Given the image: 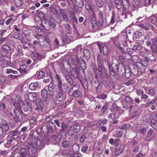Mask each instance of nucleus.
Masks as SVG:
<instances>
[{"instance_id":"cd10ccee","label":"nucleus","mask_w":157,"mask_h":157,"mask_svg":"<svg viewBox=\"0 0 157 157\" xmlns=\"http://www.w3.org/2000/svg\"><path fill=\"white\" fill-rule=\"evenodd\" d=\"M40 55L38 53H33L32 56V58L34 61L39 60Z\"/></svg>"},{"instance_id":"20e7f679","label":"nucleus","mask_w":157,"mask_h":157,"mask_svg":"<svg viewBox=\"0 0 157 157\" xmlns=\"http://www.w3.org/2000/svg\"><path fill=\"white\" fill-rule=\"evenodd\" d=\"M9 128V126L7 122L4 120H2L0 124V129L2 135L7 131Z\"/></svg>"},{"instance_id":"1a4fd4ad","label":"nucleus","mask_w":157,"mask_h":157,"mask_svg":"<svg viewBox=\"0 0 157 157\" xmlns=\"http://www.w3.org/2000/svg\"><path fill=\"white\" fill-rule=\"evenodd\" d=\"M98 46L101 52H102L103 54L105 55H107L108 52V50L107 46L103 44L101 45L99 44Z\"/></svg>"},{"instance_id":"774afa93","label":"nucleus","mask_w":157,"mask_h":157,"mask_svg":"<svg viewBox=\"0 0 157 157\" xmlns=\"http://www.w3.org/2000/svg\"><path fill=\"white\" fill-rule=\"evenodd\" d=\"M156 101V98H154L152 100L149 102L150 104H153L155 103Z\"/></svg>"},{"instance_id":"5701e85b","label":"nucleus","mask_w":157,"mask_h":157,"mask_svg":"<svg viewBox=\"0 0 157 157\" xmlns=\"http://www.w3.org/2000/svg\"><path fill=\"white\" fill-rule=\"evenodd\" d=\"M156 19H157V14L151 16L150 17V19L151 20V22L157 26V22Z\"/></svg>"},{"instance_id":"7c9ffc66","label":"nucleus","mask_w":157,"mask_h":157,"mask_svg":"<svg viewBox=\"0 0 157 157\" xmlns=\"http://www.w3.org/2000/svg\"><path fill=\"white\" fill-rule=\"evenodd\" d=\"M124 100L128 103H131L133 101V100L129 96H126L124 98Z\"/></svg>"},{"instance_id":"e2e57ef3","label":"nucleus","mask_w":157,"mask_h":157,"mask_svg":"<svg viewBox=\"0 0 157 157\" xmlns=\"http://www.w3.org/2000/svg\"><path fill=\"white\" fill-rule=\"evenodd\" d=\"M54 122L58 127H59L60 126V123L58 120H55L54 121Z\"/></svg>"},{"instance_id":"4468645a","label":"nucleus","mask_w":157,"mask_h":157,"mask_svg":"<svg viewBox=\"0 0 157 157\" xmlns=\"http://www.w3.org/2000/svg\"><path fill=\"white\" fill-rule=\"evenodd\" d=\"M108 0H96L95 3L96 5L99 7H102L103 5L107 3Z\"/></svg>"},{"instance_id":"79ce46f5","label":"nucleus","mask_w":157,"mask_h":157,"mask_svg":"<svg viewBox=\"0 0 157 157\" xmlns=\"http://www.w3.org/2000/svg\"><path fill=\"white\" fill-rule=\"evenodd\" d=\"M107 95L104 94H102L99 95L98 98H101L102 99H105L107 97Z\"/></svg>"},{"instance_id":"a18cd8bd","label":"nucleus","mask_w":157,"mask_h":157,"mask_svg":"<svg viewBox=\"0 0 157 157\" xmlns=\"http://www.w3.org/2000/svg\"><path fill=\"white\" fill-rule=\"evenodd\" d=\"M107 122V120L106 119H104L102 120H101L99 121V124H103L104 125L106 124Z\"/></svg>"},{"instance_id":"c756f323","label":"nucleus","mask_w":157,"mask_h":157,"mask_svg":"<svg viewBox=\"0 0 157 157\" xmlns=\"http://www.w3.org/2000/svg\"><path fill=\"white\" fill-rule=\"evenodd\" d=\"M71 17L74 21L76 23H78V20L75 16V14L73 12H71L70 13Z\"/></svg>"},{"instance_id":"13d9d810","label":"nucleus","mask_w":157,"mask_h":157,"mask_svg":"<svg viewBox=\"0 0 157 157\" xmlns=\"http://www.w3.org/2000/svg\"><path fill=\"white\" fill-rule=\"evenodd\" d=\"M14 37L15 39H19L20 38L19 33L18 32L16 33L14 36Z\"/></svg>"},{"instance_id":"ea45409f","label":"nucleus","mask_w":157,"mask_h":157,"mask_svg":"<svg viewBox=\"0 0 157 157\" xmlns=\"http://www.w3.org/2000/svg\"><path fill=\"white\" fill-rule=\"evenodd\" d=\"M44 73L43 71H40L37 75V78L40 79L44 76Z\"/></svg>"},{"instance_id":"dca6fc26","label":"nucleus","mask_w":157,"mask_h":157,"mask_svg":"<svg viewBox=\"0 0 157 157\" xmlns=\"http://www.w3.org/2000/svg\"><path fill=\"white\" fill-rule=\"evenodd\" d=\"M2 52H5V54H8V52L10 50L11 47L7 45H3L2 47Z\"/></svg>"},{"instance_id":"39448f33","label":"nucleus","mask_w":157,"mask_h":157,"mask_svg":"<svg viewBox=\"0 0 157 157\" xmlns=\"http://www.w3.org/2000/svg\"><path fill=\"white\" fill-rule=\"evenodd\" d=\"M81 127V125L79 124L75 123L73 125V128H72V126L71 127V128H72V130L71 129L69 130V134L72 135L74 134L75 133H77L79 132L80 130Z\"/></svg>"},{"instance_id":"0e129e2a","label":"nucleus","mask_w":157,"mask_h":157,"mask_svg":"<svg viewBox=\"0 0 157 157\" xmlns=\"http://www.w3.org/2000/svg\"><path fill=\"white\" fill-rule=\"evenodd\" d=\"M148 97V95L146 94H143L141 96V98L143 99L147 98Z\"/></svg>"},{"instance_id":"5fc2aeb1","label":"nucleus","mask_w":157,"mask_h":157,"mask_svg":"<svg viewBox=\"0 0 157 157\" xmlns=\"http://www.w3.org/2000/svg\"><path fill=\"white\" fill-rule=\"evenodd\" d=\"M137 94L139 95L142 94L144 93V91L141 89H138L136 90Z\"/></svg>"},{"instance_id":"c85d7f7f","label":"nucleus","mask_w":157,"mask_h":157,"mask_svg":"<svg viewBox=\"0 0 157 157\" xmlns=\"http://www.w3.org/2000/svg\"><path fill=\"white\" fill-rule=\"evenodd\" d=\"M115 1V6L118 9H120L121 7V2L119 0H114Z\"/></svg>"},{"instance_id":"f3484780","label":"nucleus","mask_w":157,"mask_h":157,"mask_svg":"<svg viewBox=\"0 0 157 157\" xmlns=\"http://www.w3.org/2000/svg\"><path fill=\"white\" fill-rule=\"evenodd\" d=\"M39 85V83L38 82L32 83L29 85V87L31 90H34L38 87Z\"/></svg>"},{"instance_id":"6e6d98bb","label":"nucleus","mask_w":157,"mask_h":157,"mask_svg":"<svg viewBox=\"0 0 157 157\" xmlns=\"http://www.w3.org/2000/svg\"><path fill=\"white\" fill-rule=\"evenodd\" d=\"M28 29L26 28H24L22 30V32L26 36L28 35V32L27 31Z\"/></svg>"},{"instance_id":"09e8293b","label":"nucleus","mask_w":157,"mask_h":157,"mask_svg":"<svg viewBox=\"0 0 157 157\" xmlns=\"http://www.w3.org/2000/svg\"><path fill=\"white\" fill-rule=\"evenodd\" d=\"M91 25V27L92 29L95 30L97 29V26L96 22L95 21L94 23H92Z\"/></svg>"},{"instance_id":"2eb2a0df","label":"nucleus","mask_w":157,"mask_h":157,"mask_svg":"<svg viewBox=\"0 0 157 157\" xmlns=\"http://www.w3.org/2000/svg\"><path fill=\"white\" fill-rule=\"evenodd\" d=\"M69 94L70 95H73L75 97H78L82 95L81 92L77 90H75L73 91V92H72L71 90H70L69 92Z\"/></svg>"},{"instance_id":"aec40b11","label":"nucleus","mask_w":157,"mask_h":157,"mask_svg":"<svg viewBox=\"0 0 157 157\" xmlns=\"http://www.w3.org/2000/svg\"><path fill=\"white\" fill-rule=\"evenodd\" d=\"M55 78L58 82V86L57 87L59 88L60 89L62 87V84L61 80L60 78L59 75L58 74L56 75H55Z\"/></svg>"},{"instance_id":"2f4dec72","label":"nucleus","mask_w":157,"mask_h":157,"mask_svg":"<svg viewBox=\"0 0 157 157\" xmlns=\"http://www.w3.org/2000/svg\"><path fill=\"white\" fill-rule=\"evenodd\" d=\"M61 128L60 129V131L61 132H64L67 128V125L66 123H62L61 124Z\"/></svg>"},{"instance_id":"69168bd1","label":"nucleus","mask_w":157,"mask_h":157,"mask_svg":"<svg viewBox=\"0 0 157 157\" xmlns=\"http://www.w3.org/2000/svg\"><path fill=\"white\" fill-rule=\"evenodd\" d=\"M128 125L126 124H124L122 125L121 128V129H125L127 128Z\"/></svg>"},{"instance_id":"603ef678","label":"nucleus","mask_w":157,"mask_h":157,"mask_svg":"<svg viewBox=\"0 0 157 157\" xmlns=\"http://www.w3.org/2000/svg\"><path fill=\"white\" fill-rule=\"evenodd\" d=\"M8 59V58L7 57L2 56L1 54H0V61H1L2 62L3 61L7 60V59Z\"/></svg>"},{"instance_id":"a211bd4d","label":"nucleus","mask_w":157,"mask_h":157,"mask_svg":"<svg viewBox=\"0 0 157 157\" xmlns=\"http://www.w3.org/2000/svg\"><path fill=\"white\" fill-rule=\"evenodd\" d=\"M83 52L86 59L87 60L89 59L91 57L90 51L88 49H85L83 50Z\"/></svg>"},{"instance_id":"423d86ee","label":"nucleus","mask_w":157,"mask_h":157,"mask_svg":"<svg viewBox=\"0 0 157 157\" xmlns=\"http://www.w3.org/2000/svg\"><path fill=\"white\" fill-rule=\"evenodd\" d=\"M24 97L27 101L30 100L32 101H34L36 100V93L34 92H30L28 94H25Z\"/></svg>"},{"instance_id":"58836bf2","label":"nucleus","mask_w":157,"mask_h":157,"mask_svg":"<svg viewBox=\"0 0 157 157\" xmlns=\"http://www.w3.org/2000/svg\"><path fill=\"white\" fill-rule=\"evenodd\" d=\"M65 78L67 81L69 83H71L72 82V78L69 75H66Z\"/></svg>"},{"instance_id":"c03bdc74","label":"nucleus","mask_w":157,"mask_h":157,"mask_svg":"<svg viewBox=\"0 0 157 157\" xmlns=\"http://www.w3.org/2000/svg\"><path fill=\"white\" fill-rule=\"evenodd\" d=\"M141 48V46L138 44L135 45L133 47V49L134 50H140Z\"/></svg>"},{"instance_id":"f03ea898","label":"nucleus","mask_w":157,"mask_h":157,"mask_svg":"<svg viewBox=\"0 0 157 157\" xmlns=\"http://www.w3.org/2000/svg\"><path fill=\"white\" fill-rule=\"evenodd\" d=\"M20 96L16 95L14 97L15 102L13 105L15 108L14 110V113L15 115L14 119L15 121L17 122L19 121L20 115Z\"/></svg>"},{"instance_id":"864d4df0","label":"nucleus","mask_w":157,"mask_h":157,"mask_svg":"<svg viewBox=\"0 0 157 157\" xmlns=\"http://www.w3.org/2000/svg\"><path fill=\"white\" fill-rule=\"evenodd\" d=\"M119 59L122 64H124L125 62V59L123 56L121 55L119 56Z\"/></svg>"},{"instance_id":"0eeeda50","label":"nucleus","mask_w":157,"mask_h":157,"mask_svg":"<svg viewBox=\"0 0 157 157\" xmlns=\"http://www.w3.org/2000/svg\"><path fill=\"white\" fill-rule=\"evenodd\" d=\"M36 103V106L34 108V109L37 111L41 110L44 107V104L41 99H38Z\"/></svg>"},{"instance_id":"412c9836","label":"nucleus","mask_w":157,"mask_h":157,"mask_svg":"<svg viewBox=\"0 0 157 157\" xmlns=\"http://www.w3.org/2000/svg\"><path fill=\"white\" fill-rule=\"evenodd\" d=\"M148 59L147 58H141L140 61V63L142 66L146 67L147 66Z\"/></svg>"},{"instance_id":"4c0bfd02","label":"nucleus","mask_w":157,"mask_h":157,"mask_svg":"<svg viewBox=\"0 0 157 157\" xmlns=\"http://www.w3.org/2000/svg\"><path fill=\"white\" fill-rule=\"evenodd\" d=\"M29 108L31 110H32L33 107L31 104H29L27 103V106H24L23 108V109L25 112H27L28 111Z\"/></svg>"},{"instance_id":"3c124183","label":"nucleus","mask_w":157,"mask_h":157,"mask_svg":"<svg viewBox=\"0 0 157 157\" xmlns=\"http://www.w3.org/2000/svg\"><path fill=\"white\" fill-rule=\"evenodd\" d=\"M86 138V135L85 134H83L80 138V142H82L84 141Z\"/></svg>"},{"instance_id":"680f3d73","label":"nucleus","mask_w":157,"mask_h":157,"mask_svg":"<svg viewBox=\"0 0 157 157\" xmlns=\"http://www.w3.org/2000/svg\"><path fill=\"white\" fill-rule=\"evenodd\" d=\"M14 138L13 137H12L11 139L9 140L8 138V141L7 144H10L14 140Z\"/></svg>"},{"instance_id":"a878e982","label":"nucleus","mask_w":157,"mask_h":157,"mask_svg":"<svg viewBox=\"0 0 157 157\" xmlns=\"http://www.w3.org/2000/svg\"><path fill=\"white\" fill-rule=\"evenodd\" d=\"M71 75L74 78H77L78 76V71L77 70L74 68H72L71 71Z\"/></svg>"},{"instance_id":"c9c22d12","label":"nucleus","mask_w":157,"mask_h":157,"mask_svg":"<svg viewBox=\"0 0 157 157\" xmlns=\"http://www.w3.org/2000/svg\"><path fill=\"white\" fill-rule=\"evenodd\" d=\"M76 4L79 7L83 6L84 5L83 2L82 0H78L76 2Z\"/></svg>"},{"instance_id":"f704fd0d","label":"nucleus","mask_w":157,"mask_h":157,"mask_svg":"<svg viewBox=\"0 0 157 157\" xmlns=\"http://www.w3.org/2000/svg\"><path fill=\"white\" fill-rule=\"evenodd\" d=\"M113 43L116 45V46L120 49V50L121 52L122 53H124V49L123 47L121 46L120 44L119 43H117L116 44V43L114 41L113 42Z\"/></svg>"},{"instance_id":"e433bc0d","label":"nucleus","mask_w":157,"mask_h":157,"mask_svg":"<svg viewBox=\"0 0 157 157\" xmlns=\"http://www.w3.org/2000/svg\"><path fill=\"white\" fill-rule=\"evenodd\" d=\"M156 93V90L152 88L148 90V94H151L152 96L155 95Z\"/></svg>"},{"instance_id":"9d476101","label":"nucleus","mask_w":157,"mask_h":157,"mask_svg":"<svg viewBox=\"0 0 157 157\" xmlns=\"http://www.w3.org/2000/svg\"><path fill=\"white\" fill-rule=\"evenodd\" d=\"M62 137V135L59 133L57 136L53 135L52 137L51 140L54 143H58Z\"/></svg>"},{"instance_id":"f8f14e48","label":"nucleus","mask_w":157,"mask_h":157,"mask_svg":"<svg viewBox=\"0 0 157 157\" xmlns=\"http://www.w3.org/2000/svg\"><path fill=\"white\" fill-rule=\"evenodd\" d=\"M41 96L43 100L46 101L48 99V91L47 90L44 89L41 91Z\"/></svg>"},{"instance_id":"bf43d9fd","label":"nucleus","mask_w":157,"mask_h":157,"mask_svg":"<svg viewBox=\"0 0 157 157\" xmlns=\"http://www.w3.org/2000/svg\"><path fill=\"white\" fill-rule=\"evenodd\" d=\"M109 117L111 119H114L116 117V115L113 113H110L109 115Z\"/></svg>"},{"instance_id":"7ed1b4c3","label":"nucleus","mask_w":157,"mask_h":157,"mask_svg":"<svg viewBox=\"0 0 157 157\" xmlns=\"http://www.w3.org/2000/svg\"><path fill=\"white\" fill-rule=\"evenodd\" d=\"M63 89L62 87L60 89L59 88H55L54 89L53 93L54 95H56V97L57 100L56 102L57 104H59L61 101L62 98V96L63 95Z\"/></svg>"},{"instance_id":"b1692460","label":"nucleus","mask_w":157,"mask_h":157,"mask_svg":"<svg viewBox=\"0 0 157 157\" xmlns=\"http://www.w3.org/2000/svg\"><path fill=\"white\" fill-rule=\"evenodd\" d=\"M150 124L153 128L157 129V121L154 118L151 120Z\"/></svg>"},{"instance_id":"473e14b6","label":"nucleus","mask_w":157,"mask_h":157,"mask_svg":"<svg viewBox=\"0 0 157 157\" xmlns=\"http://www.w3.org/2000/svg\"><path fill=\"white\" fill-rule=\"evenodd\" d=\"M9 63V61L7 59L1 62V64L2 67H5L8 66Z\"/></svg>"},{"instance_id":"9b49d317","label":"nucleus","mask_w":157,"mask_h":157,"mask_svg":"<svg viewBox=\"0 0 157 157\" xmlns=\"http://www.w3.org/2000/svg\"><path fill=\"white\" fill-rule=\"evenodd\" d=\"M124 147V145L123 144L117 147L115 150V154L118 155L122 153L123 152Z\"/></svg>"},{"instance_id":"4d7b16f0","label":"nucleus","mask_w":157,"mask_h":157,"mask_svg":"<svg viewBox=\"0 0 157 157\" xmlns=\"http://www.w3.org/2000/svg\"><path fill=\"white\" fill-rule=\"evenodd\" d=\"M6 105L2 101L0 102V107L2 109H5Z\"/></svg>"},{"instance_id":"8fccbe9b","label":"nucleus","mask_w":157,"mask_h":157,"mask_svg":"<svg viewBox=\"0 0 157 157\" xmlns=\"http://www.w3.org/2000/svg\"><path fill=\"white\" fill-rule=\"evenodd\" d=\"M41 24L43 27L45 29L46 27V25L47 24H48V22L46 20H43L41 21Z\"/></svg>"},{"instance_id":"338daca9","label":"nucleus","mask_w":157,"mask_h":157,"mask_svg":"<svg viewBox=\"0 0 157 157\" xmlns=\"http://www.w3.org/2000/svg\"><path fill=\"white\" fill-rule=\"evenodd\" d=\"M139 148L138 146H136L134 149V151L135 152H137L139 151Z\"/></svg>"},{"instance_id":"052dcab7","label":"nucleus","mask_w":157,"mask_h":157,"mask_svg":"<svg viewBox=\"0 0 157 157\" xmlns=\"http://www.w3.org/2000/svg\"><path fill=\"white\" fill-rule=\"evenodd\" d=\"M6 80V78L4 76H1L0 75V81L2 82H4Z\"/></svg>"},{"instance_id":"37998d69","label":"nucleus","mask_w":157,"mask_h":157,"mask_svg":"<svg viewBox=\"0 0 157 157\" xmlns=\"http://www.w3.org/2000/svg\"><path fill=\"white\" fill-rule=\"evenodd\" d=\"M108 108V106L107 104H105L102 107L101 110V112L102 113H103L105 112L106 110Z\"/></svg>"},{"instance_id":"72a5a7b5","label":"nucleus","mask_w":157,"mask_h":157,"mask_svg":"<svg viewBox=\"0 0 157 157\" xmlns=\"http://www.w3.org/2000/svg\"><path fill=\"white\" fill-rule=\"evenodd\" d=\"M66 30L67 33L68 34H71L72 33V30L71 27L70 25L67 24L66 25Z\"/></svg>"},{"instance_id":"49530a36","label":"nucleus","mask_w":157,"mask_h":157,"mask_svg":"<svg viewBox=\"0 0 157 157\" xmlns=\"http://www.w3.org/2000/svg\"><path fill=\"white\" fill-rule=\"evenodd\" d=\"M85 7L87 10H92L93 9V6L90 4H87L85 5Z\"/></svg>"},{"instance_id":"4be33fe9","label":"nucleus","mask_w":157,"mask_h":157,"mask_svg":"<svg viewBox=\"0 0 157 157\" xmlns=\"http://www.w3.org/2000/svg\"><path fill=\"white\" fill-rule=\"evenodd\" d=\"M26 66L25 65H20V73L22 75H25L27 72Z\"/></svg>"},{"instance_id":"bb28decb","label":"nucleus","mask_w":157,"mask_h":157,"mask_svg":"<svg viewBox=\"0 0 157 157\" xmlns=\"http://www.w3.org/2000/svg\"><path fill=\"white\" fill-rule=\"evenodd\" d=\"M48 24L51 26L52 28L54 29L56 26V24L54 23V20L51 19L48 21Z\"/></svg>"},{"instance_id":"393cba45","label":"nucleus","mask_w":157,"mask_h":157,"mask_svg":"<svg viewBox=\"0 0 157 157\" xmlns=\"http://www.w3.org/2000/svg\"><path fill=\"white\" fill-rule=\"evenodd\" d=\"M79 149L80 147L78 144H75L72 146V149L75 153L78 152L79 150Z\"/></svg>"},{"instance_id":"a19ab883","label":"nucleus","mask_w":157,"mask_h":157,"mask_svg":"<svg viewBox=\"0 0 157 157\" xmlns=\"http://www.w3.org/2000/svg\"><path fill=\"white\" fill-rule=\"evenodd\" d=\"M69 142L68 141H63L62 143V145L64 148H66L69 146Z\"/></svg>"},{"instance_id":"f257e3e1","label":"nucleus","mask_w":157,"mask_h":157,"mask_svg":"<svg viewBox=\"0 0 157 157\" xmlns=\"http://www.w3.org/2000/svg\"><path fill=\"white\" fill-rule=\"evenodd\" d=\"M26 146L29 148L31 149V152L32 153L35 154V156H36L38 152V149H42L44 148L45 144L43 141H40L38 139H36L34 143V144L28 143Z\"/></svg>"},{"instance_id":"6e6552de","label":"nucleus","mask_w":157,"mask_h":157,"mask_svg":"<svg viewBox=\"0 0 157 157\" xmlns=\"http://www.w3.org/2000/svg\"><path fill=\"white\" fill-rule=\"evenodd\" d=\"M155 133L153 130L150 129L149 130L147 136L146 137V140L148 141H151L153 140L155 137Z\"/></svg>"},{"instance_id":"ddd939ff","label":"nucleus","mask_w":157,"mask_h":157,"mask_svg":"<svg viewBox=\"0 0 157 157\" xmlns=\"http://www.w3.org/2000/svg\"><path fill=\"white\" fill-rule=\"evenodd\" d=\"M29 151L25 148H21L20 150V157H29Z\"/></svg>"},{"instance_id":"de8ad7c7","label":"nucleus","mask_w":157,"mask_h":157,"mask_svg":"<svg viewBox=\"0 0 157 157\" xmlns=\"http://www.w3.org/2000/svg\"><path fill=\"white\" fill-rule=\"evenodd\" d=\"M88 147L86 145H83L81 148V151L84 153L88 149Z\"/></svg>"},{"instance_id":"6ab92c4d","label":"nucleus","mask_w":157,"mask_h":157,"mask_svg":"<svg viewBox=\"0 0 157 157\" xmlns=\"http://www.w3.org/2000/svg\"><path fill=\"white\" fill-rule=\"evenodd\" d=\"M60 11L63 20L65 21L68 22L69 21L68 18L64 11L63 10H60Z\"/></svg>"}]
</instances>
